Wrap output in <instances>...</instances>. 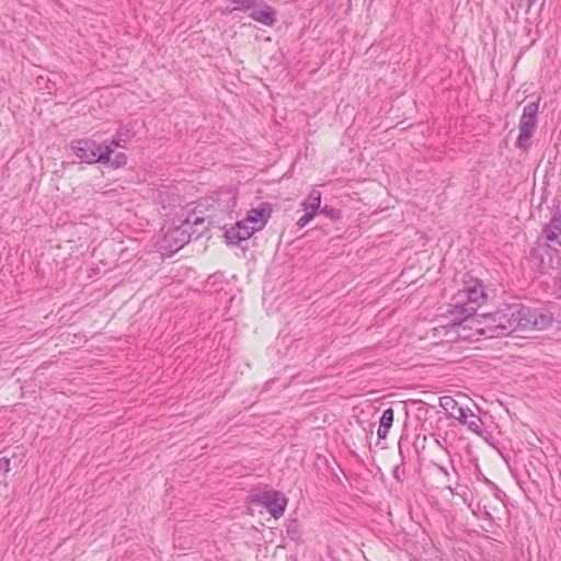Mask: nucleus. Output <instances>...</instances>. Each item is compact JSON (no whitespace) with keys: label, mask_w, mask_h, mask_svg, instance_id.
I'll return each mask as SVG.
<instances>
[{"label":"nucleus","mask_w":561,"mask_h":561,"mask_svg":"<svg viewBox=\"0 0 561 561\" xmlns=\"http://www.w3.org/2000/svg\"><path fill=\"white\" fill-rule=\"evenodd\" d=\"M489 339L508 336L517 330H545L553 322L550 312L522 304H504L492 312H484Z\"/></svg>","instance_id":"1"},{"label":"nucleus","mask_w":561,"mask_h":561,"mask_svg":"<svg viewBox=\"0 0 561 561\" xmlns=\"http://www.w3.org/2000/svg\"><path fill=\"white\" fill-rule=\"evenodd\" d=\"M450 314L454 316L451 325L461 328L462 330H470L472 333L466 337L476 339H489L486 334V322L484 323V313H478L474 306H468V304H455L450 309Z\"/></svg>","instance_id":"2"},{"label":"nucleus","mask_w":561,"mask_h":561,"mask_svg":"<svg viewBox=\"0 0 561 561\" xmlns=\"http://www.w3.org/2000/svg\"><path fill=\"white\" fill-rule=\"evenodd\" d=\"M540 100V96H538L536 101L529 102L523 108L518 124L519 134L515 142L516 148L523 152H528L531 147V137L537 128Z\"/></svg>","instance_id":"3"},{"label":"nucleus","mask_w":561,"mask_h":561,"mask_svg":"<svg viewBox=\"0 0 561 561\" xmlns=\"http://www.w3.org/2000/svg\"><path fill=\"white\" fill-rule=\"evenodd\" d=\"M204 233V230L188 231L186 226L181 222L179 226L169 228L158 241V249L163 256H172L187 244L192 237L197 239Z\"/></svg>","instance_id":"4"},{"label":"nucleus","mask_w":561,"mask_h":561,"mask_svg":"<svg viewBox=\"0 0 561 561\" xmlns=\"http://www.w3.org/2000/svg\"><path fill=\"white\" fill-rule=\"evenodd\" d=\"M70 148L78 159L88 164L106 163L111 156L110 147H104V144L90 138L75 139Z\"/></svg>","instance_id":"5"},{"label":"nucleus","mask_w":561,"mask_h":561,"mask_svg":"<svg viewBox=\"0 0 561 561\" xmlns=\"http://www.w3.org/2000/svg\"><path fill=\"white\" fill-rule=\"evenodd\" d=\"M247 501L250 504L265 507L274 518H279L284 514L288 503V499L280 491L272 489L252 493Z\"/></svg>","instance_id":"6"},{"label":"nucleus","mask_w":561,"mask_h":561,"mask_svg":"<svg viewBox=\"0 0 561 561\" xmlns=\"http://www.w3.org/2000/svg\"><path fill=\"white\" fill-rule=\"evenodd\" d=\"M551 218L542 226L541 237L548 242L559 240L561 236V202L558 198L553 199L551 207Z\"/></svg>","instance_id":"7"},{"label":"nucleus","mask_w":561,"mask_h":561,"mask_svg":"<svg viewBox=\"0 0 561 561\" xmlns=\"http://www.w3.org/2000/svg\"><path fill=\"white\" fill-rule=\"evenodd\" d=\"M255 232H257V228L249 226V222L243 218L227 229L224 237L228 245H239L241 241L250 239Z\"/></svg>","instance_id":"8"},{"label":"nucleus","mask_w":561,"mask_h":561,"mask_svg":"<svg viewBox=\"0 0 561 561\" xmlns=\"http://www.w3.org/2000/svg\"><path fill=\"white\" fill-rule=\"evenodd\" d=\"M465 293L467 301L463 304H468V306L480 307L486 300V293L484 291V287L481 280L473 279L470 277V282L467 283L465 280V287L462 289Z\"/></svg>","instance_id":"9"},{"label":"nucleus","mask_w":561,"mask_h":561,"mask_svg":"<svg viewBox=\"0 0 561 561\" xmlns=\"http://www.w3.org/2000/svg\"><path fill=\"white\" fill-rule=\"evenodd\" d=\"M272 211V204L263 202L257 207L248 210L244 219L249 224L255 226L257 231H260L266 226L268 219L271 218Z\"/></svg>","instance_id":"10"},{"label":"nucleus","mask_w":561,"mask_h":561,"mask_svg":"<svg viewBox=\"0 0 561 561\" xmlns=\"http://www.w3.org/2000/svg\"><path fill=\"white\" fill-rule=\"evenodd\" d=\"M439 405L446 411L449 419L453 417L459 423H466L469 416H473L472 410L459 405L451 397H442Z\"/></svg>","instance_id":"11"},{"label":"nucleus","mask_w":561,"mask_h":561,"mask_svg":"<svg viewBox=\"0 0 561 561\" xmlns=\"http://www.w3.org/2000/svg\"><path fill=\"white\" fill-rule=\"evenodd\" d=\"M551 251L557 252L556 249H553L549 242L546 243V252L548 254V259L543 256V254L540 252V250L536 247L530 248L529 250V259L535 263L536 271L540 274L548 273L549 268H553L554 259L553 255L550 253Z\"/></svg>","instance_id":"12"},{"label":"nucleus","mask_w":561,"mask_h":561,"mask_svg":"<svg viewBox=\"0 0 561 561\" xmlns=\"http://www.w3.org/2000/svg\"><path fill=\"white\" fill-rule=\"evenodd\" d=\"M260 4L255 5L249 13V16L265 26H273L276 23V11L264 0H257Z\"/></svg>","instance_id":"13"},{"label":"nucleus","mask_w":561,"mask_h":561,"mask_svg":"<svg viewBox=\"0 0 561 561\" xmlns=\"http://www.w3.org/2000/svg\"><path fill=\"white\" fill-rule=\"evenodd\" d=\"M135 131L131 127L121 126L116 134L113 136L108 144H104V147H110L111 156L114 153L115 148H125L126 144L133 139Z\"/></svg>","instance_id":"14"},{"label":"nucleus","mask_w":561,"mask_h":561,"mask_svg":"<svg viewBox=\"0 0 561 561\" xmlns=\"http://www.w3.org/2000/svg\"><path fill=\"white\" fill-rule=\"evenodd\" d=\"M181 222L183 226H186L188 231L204 230L205 232L208 229V227L204 226L205 218L197 215L195 209L191 210Z\"/></svg>","instance_id":"15"},{"label":"nucleus","mask_w":561,"mask_h":561,"mask_svg":"<svg viewBox=\"0 0 561 561\" xmlns=\"http://www.w3.org/2000/svg\"><path fill=\"white\" fill-rule=\"evenodd\" d=\"M301 205L305 211L318 215L321 209V193L312 190Z\"/></svg>","instance_id":"16"},{"label":"nucleus","mask_w":561,"mask_h":561,"mask_svg":"<svg viewBox=\"0 0 561 561\" xmlns=\"http://www.w3.org/2000/svg\"><path fill=\"white\" fill-rule=\"evenodd\" d=\"M260 4L257 0H230V4L226 8V12L243 11L249 12Z\"/></svg>","instance_id":"17"},{"label":"nucleus","mask_w":561,"mask_h":561,"mask_svg":"<svg viewBox=\"0 0 561 561\" xmlns=\"http://www.w3.org/2000/svg\"><path fill=\"white\" fill-rule=\"evenodd\" d=\"M287 537L298 543L301 540L300 526L298 519H291L286 526Z\"/></svg>","instance_id":"18"},{"label":"nucleus","mask_w":561,"mask_h":561,"mask_svg":"<svg viewBox=\"0 0 561 561\" xmlns=\"http://www.w3.org/2000/svg\"><path fill=\"white\" fill-rule=\"evenodd\" d=\"M471 417H472V420L469 421L467 419V422L465 424L467 425L469 431H471L472 433H474L479 436H482V433L484 431V423H483L482 419L474 414Z\"/></svg>","instance_id":"19"},{"label":"nucleus","mask_w":561,"mask_h":561,"mask_svg":"<svg viewBox=\"0 0 561 561\" xmlns=\"http://www.w3.org/2000/svg\"><path fill=\"white\" fill-rule=\"evenodd\" d=\"M319 214L324 215L325 217L330 218L332 221L336 222L341 220L342 218V210L329 205H324L321 207Z\"/></svg>","instance_id":"20"},{"label":"nucleus","mask_w":561,"mask_h":561,"mask_svg":"<svg viewBox=\"0 0 561 561\" xmlns=\"http://www.w3.org/2000/svg\"><path fill=\"white\" fill-rule=\"evenodd\" d=\"M393 417H394L393 409L392 408L386 409L379 419V426L390 430L393 424Z\"/></svg>","instance_id":"21"},{"label":"nucleus","mask_w":561,"mask_h":561,"mask_svg":"<svg viewBox=\"0 0 561 561\" xmlns=\"http://www.w3.org/2000/svg\"><path fill=\"white\" fill-rule=\"evenodd\" d=\"M127 163V156L124 152H117L114 158L110 156V160L105 163L113 169H119L125 167Z\"/></svg>","instance_id":"22"},{"label":"nucleus","mask_w":561,"mask_h":561,"mask_svg":"<svg viewBox=\"0 0 561 561\" xmlns=\"http://www.w3.org/2000/svg\"><path fill=\"white\" fill-rule=\"evenodd\" d=\"M10 471V459L7 457L0 458V474H3V479L0 480V483H5V474Z\"/></svg>","instance_id":"23"},{"label":"nucleus","mask_w":561,"mask_h":561,"mask_svg":"<svg viewBox=\"0 0 561 561\" xmlns=\"http://www.w3.org/2000/svg\"><path fill=\"white\" fill-rule=\"evenodd\" d=\"M316 217V215L309 213V211H305V215H302L296 222V226L298 228H304L305 226H307L313 218Z\"/></svg>","instance_id":"24"},{"label":"nucleus","mask_w":561,"mask_h":561,"mask_svg":"<svg viewBox=\"0 0 561 561\" xmlns=\"http://www.w3.org/2000/svg\"><path fill=\"white\" fill-rule=\"evenodd\" d=\"M404 469L401 468V465H397L392 470V476L397 481H402V476L404 474Z\"/></svg>","instance_id":"25"},{"label":"nucleus","mask_w":561,"mask_h":561,"mask_svg":"<svg viewBox=\"0 0 561 561\" xmlns=\"http://www.w3.org/2000/svg\"><path fill=\"white\" fill-rule=\"evenodd\" d=\"M389 428L378 426L377 435L379 439H385L388 435Z\"/></svg>","instance_id":"26"},{"label":"nucleus","mask_w":561,"mask_h":561,"mask_svg":"<svg viewBox=\"0 0 561 561\" xmlns=\"http://www.w3.org/2000/svg\"><path fill=\"white\" fill-rule=\"evenodd\" d=\"M550 194V192L547 190V188H543L542 191V194H541V197H540V205H539V208H541L542 204L543 203H547V199H548V195Z\"/></svg>","instance_id":"27"},{"label":"nucleus","mask_w":561,"mask_h":561,"mask_svg":"<svg viewBox=\"0 0 561 561\" xmlns=\"http://www.w3.org/2000/svg\"><path fill=\"white\" fill-rule=\"evenodd\" d=\"M527 1V11L531 9V7L538 1V0H526Z\"/></svg>","instance_id":"28"},{"label":"nucleus","mask_w":561,"mask_h":561,"mask_svg":"<svg viewBox=\"0 0 561 561\" xmlns=\"http://www.w3.org/2000/svg\"><path fill=\"white\" fill-rule=\"evenodd\" d=\"M561 247V236L559 237V240L557 241Z\"/></svg>","instance_id":"29"}]
</instances>
